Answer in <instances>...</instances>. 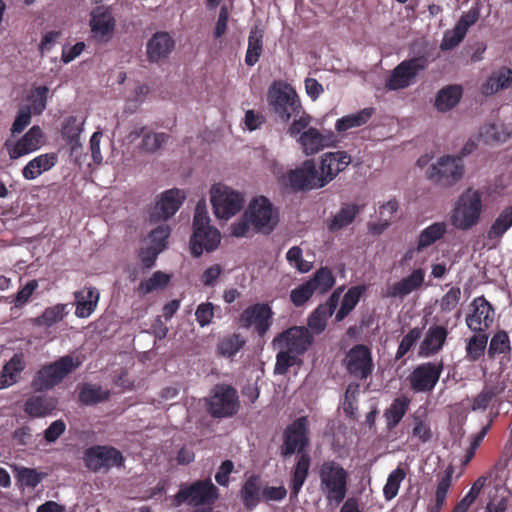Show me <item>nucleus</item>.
I'll return each mask as SVG.
<instances>
[{
    "label": "nucleus",
    "mask_w": 512,
    "mask_h": 512,
    "mask_svg": "<svg viewBox=\"0 0 512 512\" xmlns=\"http://www.w3.org/2000/svg\"><path fill=\"white\" fill-rule=\"evenodd\" d=\"M361 213V207L354 203H344L340 210L326 221L327 229L332 232H338L354 222Z\"/></svg>",
    "instance_id": "29"
},
{
    "label": "nucleus",
    "mask_w": 512,
    "mask_h": 512,
    "mask_svg": "<svg viewBox=\"0 0 512 512\" xmlns=\"http://www.w3.org/2000/svg\"><path fill=\"white\" fill-rule=\"evenodd\" d=\"M481 137L484 138L486 143L494 142H504L509 138V134L505 133L502 129V126L497 124H488L481 128L480 131Z\"/></svg>",
    "instance_id": "60"
},
{
    "label": "nucleus",
    "mask_w": 512,
    "mask_h": 512,
    "mask_svg": "<svg viewBox=\"0 0 512 512\" xmlns=\"http://www.w3.org/2000/svg\"><path fill=\"white\" fill-rule=\"evenodd\" d=\"M85 467L93 473H108L113 468L124 467L123 453L111 445H93L83 454Z\"/></svg>",
    "instance_id": "5"
},
{
    "label": "nucleus",
    "mask_w": 512,
    "mask_h": 512,
    "mask_svg": "<svg viewBox=\"0 0 512 512\" xmlns=\"http://www.w3.org/2000/svg\"><path fill=\"white\" fill-rule=\"evenodd\" d=\"M43 132L38 125L32 126L20 139L15 143L7 140L4 144L11 160H16L27 155L40 147Z\"/></svg>",
    "instance_id": "20"
},
{
    "label": "nucleus",
    "mask_w": 512,
    "mask_h": 512,
    "mask_svg": "<svg viewBox=\"0 0 512 512\" xmlns=\"http://www.w3.org/2000/svg\"><path fill=\"white\" fill-rule=\"evenodd\" d=\"M315 290L309 281H306L290 292V301L295 307H302L305 305L314 295Z\"/></svg>",
    "instance_id": "56"
},
{
    "label": "nucleus",
    "mask_w": 512,
    "mask_h": 512,
    "mask_svg": "<svg viewBox=\"0 0 512 512\" xmlns=\"http://www.w3.org/2000/svg\"><path fill=\"white\" fill-rule=\"evenodd\" d=\"M246 217L258 232L270 233L278 223V216L274 214L273 206L268 198L260 196L253 199L247 210Z\"/></svg>",
    "instance_id": "14"
},
{
    "label": "nucleus",
    "mask_w": 512,
    "mask_h": 512,
    "mask_svg": "<svg viewBox=\"0 0 512 512\" xmlns=\"http://www.w3.org/2000/svg\"><path fill=\"white\" fill-rule=\"evenodd\" d=\"M494 320L495 309L492 304L483 295L474 298L465 318L467 327L474 333H483L493 325Z\"/></svg>",
    "instance_id": "16"
},
{
    "label": "nucleus",
    "mask_w": 512,
    "mask_h": 512,
    "mask_svg": "<svg viewBox=\"0 0 512 512\" xmlns=\"http://www.w3.org/2000/svg\"><path fill=\"white\" fill-rule=\"evenodd\" d=\"M444 371L443 360L418 364L407 377L410 389L415 393H430L434 390Z\"/></svg>",
    "instance_id": "10"
},
{
    "label": "nucleus",
    "mask_w": 512,
    "mask_h": 512,
    "mask_svg": "<svg viewBox=\"0 0 512 512\" xmlns=\"http://www.w3.org/2000/svg\"><path fill=\"white\" fill-rule=\"evenodd\" d=\"M110 392L102 389L100 385L85 383L79 391V401L83 405L91 406L108 400Z\"/></svg>",
    "instance_id": "42"
},
{
    "label": "nucleus",
    "mask_w": 512,
    "mask_h": 512,
    "mask_svg": "<svg viewBox=\"0 0 512 512\" xmlns=\"http://www.w3.org/2000/svg\"><path fill=\"white\" fill-rule=\"evenodd\" d=\"M461 97V86L449 85L437 93L434 105L438 111L446 112L454 108L460 102Z\"/></svg>",
    "instance_id": "40"
},
{
    "label": "nucleus",
    "mask_w": 512,
    "mask_h": 512,
    "mask_svg": "<svg viewBox=\"0 0 512 512\" xmlns=\"http://www.w3.org/2000/svg\"><path fill=\"white\" fill-rule=\"evenodd\" d=\"M219 496L218 488L210 479L197 480L189 485H181L174 497L177 505L202 506L213 504Z\"/></svg>",
    "instance_id": "8"
},
{
    "label": "nucleus",
    "mask_w": 512,
    "mask_h": 512,
    "mask_svg": "<svg viewBox=\"0 0 512 512\" xmlns=\"http://www.w3.org/2000/svg\"><path fill=\"white\" fill-rule=\"evenodd\" d=\"M509 492L502 488L496 489V495L493 496L486 506V512H505L508 508Z\"/></svg>",
    "instance_id": "62"
},
{
    "label": "nucleus",
    "mask_w": 512,
    "mask_h": 512,
    "mask_svg": "<svg viewBox=\"0 0 512 512\" xmlns=\"http://www.w3.org/2000/svg\"><path fill=\"white\" fill-rule=\"evenodd\" d=\"M411 400L407 396L395 398L384 411V418L388 430L395 429L409 410Z\"/></svg>",
    "instance_id": "36"
},
{
    "label": "nucleus",
    "mask_w": 512,
    "mask_h": 512,
    "mask_svg": "<svg viewBox=\"0 0 512 512\" xmlns=\"http://www.w3.org/2000/svg\"><path fill=\"white\" fill-rule=\"evenodd\" d=\"M405 477L406 472L400 466H398L388 475L386 484L383 487V495L385 500L390 501L397 496L400 485Z\"/></svg>",
    "instance_id": "54"
},
{
    "label": "nucleus",
    "mask_w": 512,
    "mask_h": 512,
    "mask_svg": "<svg viewBox=\"0 0 512 512\" xmlns=\"http://www.w3.org/2000/svg\"><path fill=\"white\" fill-rule=\"evenodd\" d=\"M66 308L67 305L61 303L46 308L37 318V324L48 328L52 327L54 324L62 321L67 315Z\"/></svg>",
    "instance_id": "52"
},
{
    "label": "nucleus",
    "mask_w": 512,
    "mask_h": 512,
    "mask_svg": "<svg viewBox=\"0 0 512 512\" xmlns=\"http://www.w3.org/2000/svg\"><path fill=\"white\" fill-rule=\"evenodd\" d=\"M58 401L47 395L32 396L24 404V411L31 417H43L56 409Z\"/></svg>",
    "instance_id": "33"
},
{
    "label": "nucleus",
    "mask_w": 512,
    "mask_h": 512,
    "mask_svg": "<svg viewBox=\"0 0 512 512\" xmlns=\"http://www.w3.org/2000/svg\"><path fill=\"white\" fill-rule=\"evenodd\" d=\"M422 334L423 328H411L400 341L395 354V360L398 361L403 359L415 347L416 343L420 340Z\"/></svg>",
    "instance_id": "53"
},
{
    "label": "nucleus",
    "mask_w": 512,
    "mask_h": 512,
    "mask_svg": "<svg viewBox=\"0 0 512 512\" xmlns=\"http://www.w3.org/2000/svg\"><path fill=\"white\" fill-rule=\"evenodd\" d=\"M80 361L65 355L46 364L35 374L31 386L34 391H46L60 384L70 373L80 366Z\"/></svg>",
    "instance_id": "3"
},
{
    "label": "nucleus",
    "mask_w": 512,
    "mask_h": 512,
    "mask_svg": "<svg viewBox=\"0 0 512 512\" xmlns=\"http://www.w3.org/2000/svg\"><path fill=\"white\" fill-rule=\"evenodd\" d=\"M481 213V193L468 188L461 194L453 209L451 223L459 230H469L478 224Z\"/></svg>",
    "instance_id": "4"
},
{
    "label": "nucleus",
    "mask_w": 512,
    "mask_h": 512,
    "mask_svg": "<svg viewBox=\"0 0 512 512\" xmlns=\"http://www.w3.org/2000/svg\"><path fill=\"white\" fill-rule=\"evenodd\" d=\"M340 299V293L334 291L327 301L320 304L308 317L307 325L315 334L322 333L327 326V320L336 310Z\"/></svg>",
    "instance_id": "25"
},
{
    "label": "nucleus",
    "mask_w": 512,
    "mask_h": 512,
    "mask_svg": "<svg viewBox=\"0 0 512 512\" xmlns=\"http://www.w3.org/2000/svg\"><path fill=\"white\" fill-rule=\"evenodd\" d=\"M424 281L425 270L422 268L415 269L410 275L402 278L400 281L389 287L386 292V296L392 298H403L419 289L424 284Z\"/></svg>",
    "instance_id": "28"
},
{
    "label": "nucleus",
    "mask_w": 512,
    "mask_h": 512,
    "mask_svg": "<svg viewBox=\"0 0 512 512\" xmlns=\"http://www.w3.org/2000/svg\"><path fill=\"white\" fill-rule=\"evenodd\" d=\"M311 465V458L309 454H302L297 457V462L293 468L291 481H290V498L296 499L304 485Z\"/></svg>",
    "instance_id": "32"
},
{
    "label": "nucleus",
    "mask_w": 512,
    "mask_h": 512,
    "mask_svg": "<svg viewBox=\"0 0 512 512\" xmlns=\"http://www.w3.org/2000/svg\"><path fill=\"white\" fill-rule=\"evenodd\" d=\"M512 84V70L506 67L493 72L492 75L482 84L481 93L490 96L500 90L507 89Z\"/></svg>",
    "instance_id": "35"
},
{
    "label": "nucleus",
    "mask_w": 512,
    "mask_h": 512,
    "mask_svg": "<svg viewBox=\"0 0 512 512\" xmlns=\"http://www.w3.org/2000/svg\"><path fill=\"white\" fill-rule=\"evenodd\" d=\"M238 395L230 385L218 384L207 400V411L214 418L231 417L238 411Z\"/></svg>",
    "instance_id": "11"
},
{
    "label": "nucleus",
    "mask_w": 512,
    "mask_h": 512,
    "mask_svg": "<svg viewBox=\"0 0 512 512\" xmlns=\"http://www.w3.org/2000/svg\"><path fill=\"white\" fill-rule=\"evenodd\" d=\"M175 42L167 32H156L147 42V59L152 63H159L166 60L172 50Z\"/></svg>",
    "instance_id": "26"
},
{
    "label": "nucleus",
    "mask_w": 512,
    "mask_h": 512,
    "mask_svg": "<svg viewBox=\"0 0 512 512\" xmlns=\"http://www.w3.org/2000/svg\"><path fill=\"white\" fill-rule=\"evenodd\" d=\"M309 421L306 416H301L287 425L282 435V445L280 446V454L283 458L297 454H308L307 448L310 443L309 438Z\"/></svg>",
    "instance_id": "6"
},
{
    "label": "nucleus",
    "mask_w": 512,
    "mask_h": 512,
    "mask_svg": "<svg viewBox=\"0 0 512 512\" xmlns=\"http://www.w3.org/2000/svg\"><path fill=\"white\" fill-rule=\"evenodd\" d=\"M314 337L308 328L293 326L281 332L273 341L279 348H285L290 352L302 356L313 344Z\"/></svg>",
    "instance_id": "18"
},
{
    "label": "nucleus",
    "mask_w": 512,
    "mask_h": 512,
    "mask_svg": "<svg viewBox=\"0 0 512 512\" xmlns=\"http://www.w3.org/2000/svg\"><path fill=\"white\" fill-rule=\"evenodd\" d=\"M246 345V339L240 333H231L220 337L216 345L219 357L233 359Z\"/></svg>",
    "instance_id": "34"
},
{
    "label": "nucleus",
    "mask_w": 512,
    "mask_h": 512,
    "mask_svg": "<svg viewBox=\"0 0 512 512\" xmlns=\"http://www.w3.org/2000/svg\"><path fill=\"white\" fill-rule=\"evenodd\" d=\"M447 232L445 222H434L421 231L418 237L416 251L421 252L442 239Z\"/></svg>",
    "instance_id": "41"
},
{
    "label": "nucleus",
    "mask_w": 512,
    "mask_h": 512,
    "mask_svg": "<svg viewBox=\"0 0 512 512\" xmlns=\"http://www.w3.org/2000/svg\"><path fill=\"white\" fill-rule=\"evenodd\" d=\"M210 194L214 214L219 219L228 220L243 208V196L226 185L214 184Z\"/></svg>",
    "instance_id": "9"
},
{
    "label": "nucleus",
    "mask_w": 512,
    "mask_h": 512,
    "mask_svg": "<svg viewBox=\"0 0 512 512\" xmlns=\"http://www.w3.org/2000/svg\"><path fill=\"white\" fill-rule=\"evenodd\" d=\"M273 315L269 304L256 303L243 310L239 323L246 329L253 327L259 337H264L273 324Z\"/></svg>",
    "instance_id": "15"
},
{
    "label": "nucleus",
    "mask_w": 512,
    "mask_h": 512,
    "mask_svg": "<svg viewBox=\"0 0 512 512\" xmlns=\"http://www.w3.org/2000/svg\"><path fill=\"white\" fill-rule=\"evenodd\" d=\"M48 92L49 89L46 86L36 87L32 91L28 98V100L31 102L29 107L31 108L32 113L41 114L45 110Z\"/></svg>",
    "instance_id": "58"
},
{
    "label": "nucleus",
    "mask_w": 512,
    "mask_h": 512,
    "mask_svg": "<svg viewBox=\"0 0 512 512\" xmlns=\"http://www.w3.org/2000/svg\"><path fill=\"white\" fill-rule=\"evenodd\" d=\"M286 260L301 273H307L313 267L311 262L303 259V252L299 246H293L288 250Z\"/></svg>",
    "instance_id": "57"
},
{
    "label": "nucleus",
    "mask_w": 512,
    "mask_h": 512,
    "mask_svg": "<svg viewBox=\"0 0 512 512\" xmlns=\"http://www.w3.org/2000/svg\"><path fill=\"white\" fill-rule=\"evenodd\" d=\"M44 477V473H39L34 468L22 467L17 472L18 481L21 485L29 488H35Z\"/></svg>",
    "instance_id": "59"
},
{
    "label": "nucleus",
    "mask_w": 512,
    "mask_h": 512,
    "mask_svg": "<svg viewBox=\"0 0 512 512\" xmlns=\"http://www.w3.org/2000/svg\"><path fill=\"white\" fill-rule=\"evenodd\" d=\"M488 344V335L483 333H475L471 336L466 344V358L471 362L478 361L485 353Z\"/></svg>",
    "instance_id": "48"
},
{
    "label": "nucleus",
    "mask_w": 512,
    "mask_h": 512,
    "mask_svg": "<svg viewBox=\"0 0 512 512\" xmlns=\"http://www.w3.org/2000/svg\"><path fill=\"white\" fill-rule=\"evenodd\" d=\"M512 227V205L505 207L490 226L487 237L500 239Z\"/></svg>",
    "instance_id": "45"
},
{
    "label": "nucleus",
    "mask_w": 512,
    "mask_h": 512,
    "mask_svg": "<svg viewBox=\"0 0 512 512\" xmlns=\"http://www.w3.org/2000/svg\"><path fill=\"white\" fill-rule=\"evenodd\" d=\"M308 281L319 294L327 293L335 284L333 273L328 267L318 269Z\"/></svg>",
    "instance_id": "50"
},
{
    "label": "nucleus",
    "mask_w": 512,
    "mask_h": 512,
    "mask_svg": "<svg viewBox=\"0 0 512 512\" xmlns=\"http://www.w3.org/2000/svg\"><path fill=\"white\" fill-rule=\"evenodd\" d=\"M81 132L82 127L76 116H69L64 120L61 130L62 138L72 149L79 145Z\"/></svg>",
    "instance_id": "51"
},
{
    "label": "nucleus",
    "mask_w": 512,
    "mask_h": 512,
    "mask_svg": "<svg viewBox=\"0 0 512 512\" xmlns=\"http://www.w3.org/2000/svg\"><path fill=\"white\" fill-rule=\"evenodd\" d=\"M169 138L165 133H147L143 135L141 149L153 153L157 151Z\"/></svg>",
    "instance_id": "61"
},
{
    "label": "nucleus",
    "mask_w": 512,
    "mask_h": 512,
    "mask_svg": "<svg viewBox=\"0 0 512 512\" xmlns=\"http://www.w3.org/2000/svg\"><path fill=\"white\" fill-rule=\"evenodd\" d=\"M264 30L255 25L251 28L248 37V47L245 55L247 66H254L260 59L263 52Z\"/></svg>",
    "instance_id": "38"
},
{
    "label": "nucleus",
    "mask_w": 512,
    "mask_h": 512,
    "mask_svg": "<svg viewBox=\"0 0 512 512\" xmlns=\"http://www.w3.org/2000/svg\"><path fill=\"white\" fill-rule=\"evenodd\" d=\"M351 155L346 151L326 152L320 157L318 167L321 183L324 187L333 181L351 163Z\"/></svg>",
    "instance_id": "19"
},
{
    "label": "nucleus",
    "mask_w": 512,
    "mask_h": 512,
    "mask_svg": "<svg viewBox=\"0 0 512 512\" xmlns=\"http://www.w3.org/2000/svg\"><path fill=\"white\" fill-rule=\"evenodd\" d=\"M320 489L327 500L341 503L347 494L348 473L336 461H324L319 469Z\"/></svg>",
    "instance_id": "2"
},
{
    "label": "nucleus",
    "mask_w": 512,
    "mask_h": 512,
    "mask_svg": "<svg viewBox=\"0 0 512 512\" xmlns=\"http://www.w3.org/2000/svg\"><path fill=\"white\" fill-rule=\"evenodd\" d=\"M428 66V60L424 56L413 57L399 63L392 71L387 80L386 87L389 90H399L407 88L416 78L420 71Z\"/></svg>",
    "instance_id": "12"
},
{
    "label": "nucleus",
    "mask_w": 512,
    "mask_h": 512,
    "mask_svg": "<svg viewBox=\"0 0 512 512\" xmlns=\"http://www.w3.org/2000/svg\"><path fill=\"white\" fill-rule=\"evenodd\" d=\"M375 113V108L367 107L354 114H349L337 119L335 129L338 133H344L352 128H358L368 123Z\"/></svg>",
    "instance_id": "37"
},
{
    "label": "nucleus",
    "mask_w": 512,
    "mask_h": 512,
    "mask_svg": "<svg viewBox=\"0 0 512 512\" xmlns=\"http://www.w3.org/2000/svg\"><path fill=\"white\" fill-rule=\"evenodd\" d=\"M343 363L348 374L358 380L367 379L374 369L371 350L364 344L354 345L346 353Z\"/></svg>",
    "instance_id": "13"
},
{
    "label": "nucleus",
    "mask_w": 512,
    "mask_h": 512,
    "mask_svg": "<svg viewBox=\"0 0 512 512\" xmlns=\"http://www.w3.org/2000/svg\"><path fill=\"white\" fill-rule=\"evenodd\" d=\"M453 467L449 466L441 479L439 480L436 491H435V499L432 504L428 506L429 512H440L443 505L445 504L447 493L452 484V476H453Z\"/></svg>",
    "instance_id": "43"
},
{
    "label": "nucleus",
    "mask_w": 512,
    "mask_h": 512,
    "mask_svg": "<svg viewBox=\"0 0 512 512\" xmlns=\"http://www.w3.org/2000/svg\"><path fill=\"white\" fill-rule=\"evenodd\" d=\"M298 357L299 355L294 354L285 348H280V351L276 355L274 373L277 375L286 374L289 368L298 363Z\"/></svg>",
    "instance_id": "55"
},
{
    "label": "nucleus",
    "mask_w": 512,
    "mask_h": 512,
    "mask_svg": "<svg viewBox=\"0 0 512 512\" xmlns=\"http://www.w3.org/2000/svg\"><path fill=\"white\" fill-rule=\"evenodd\" d=\"M504 391L500 384L485 385L482 391L473 399L471 409L473 411L486 410L490 403Z\"/></svg>",
    "instance_id": "49"
},
{
    "label": "nucleus",
    "mask_w": 512,
    "mask_h": 512,
    "mask_svg": "<svg viewBox=\"0 0 512 512\" xmlns=\"http://www.w3.org/2000/svg\"><path fill=\"white\" fill-rule=\"evenodd\" d=\"M221 235L217 228L208 227L201 231H193L190 238V250L193 257H200L204 251L212 252L220 244Z\"/></svg>",
    "instance_id": "24"
},
{
    "label": "nucleus",
    "mask_w": 512,
    "mask_h": 512,
    "mask_svg": "<svg viewBox=\"0 0 512 512\" xmlns=\"http://www.w3.org/2000/svg\"><path fill=\"white\" fill-rule=\"evenodd\" d=\"M467 33L462 31L459 27L454 26L453 29L447 30L441 42L442 50H451L456 47L466 36Z\"/></svg>",
    "instance_id": "64"
},
{
    "label": "nucleus",
    "mask_w": 512,
    "mask_h": 512,
    "mask_svg": "<svg viewBox=\"0 0 512 512\" xmlns=\"http://www.w3.org/2000/svg\"><path fill=\"white\" fill-rule=\"evenodd\" d=\"M268 104L273 113L284 123L302 112V105L294 88L281 81L274 82L267 93Z\"/></svg>",
    "instance_id": "1"
},
{
    "label": "nucleus",
    "mask_w": 512,
    "mask_h": 512,
    "mask_svg": "<svg viewBox=\"0 0 512 512\" xmlns=\"http://www.w3.org/2000/svg\"><path fill=\"white\" fill-rule=\"evenodd\" d=\"M78 318H88L96 309L99 301V292L93 288H85L74 293Z\"/></svg>",
    "instance_id": "30"
},
{
    "label": "nucleus",
    "mask_w": 512,
    "mask_h": 512,
    "mask_svg": "<svg viewBox=\"0 0 512 512\" xmlns=\"http://www.w3.org/2000/svg\"><path fill=\"white\" fill-rule=\"evenodd\" d=\"M91 31L95 37L108 41L115 30L116 20L110 7L98 6L91 12Z\"/></svg>",
    "instance_id": "23"
},
{
    "label": "nucleus",
    "mask_w": 512,
    "mask_h": 512,
    "mask_svg": "<svg viewBox=\"0 0 512 512\" xmlns=\"http://www.w3.org/2000/svg\"><path fill=\"white\" fill-rule=\"evenodd\" d=\"M241 500L248 509L256 507L261 500L260 476L253 474L242 485Z\"/></svg>",
    "instance_id": "39"
},
{
    "label": "nucleus",
    "mask_w": 512,
    "mask_h": 512,
    "mask_svg": "<svg viewBox=\"0 0 512 512\" xmlns=\"http://www.w3.org/2000/svg\"><path fill=\"white\" fill-rule=\"evenodd\" d=\"M464 172L461 157L444 155L427 169L426 176L438 186L451 187L462 179Z\"/></svg>",
    "instance_id": "7"
},
{
    "label": "nucleus",
    "mask_w": 512,
    "mask_h": 512,
    "mask_svg": "<svg viewBox=\"0 0 512 512\" xmlns=\"http://www.w3.org/2000/svg\"><path fill=\"white\" fill-rule=\"evenodd\" d=\"M287 179L293 191H310L324 187L320 185L321 178L314 160H305L300 167L290 170Z\"/></svg>",
    "instance_id": "17"
},
{
    "label": "nucleus",
    "mask_w": 512,
    "mask_h": 512,
    "mask_svg": "<svg viewBox=\"0 0 512 512\" xmlns=\"http://www.w3.org/2000/svg\"><path fill=\"white\" fill-rule=\"evenodd\" d=\"M55 153L41 154L30 160L22 169V175L26 180H34L42 173L49 171L57 163Z\"/></svg>",
    "instance_id": "31"
},
{
    "label": "nucleus",
    "mask_w": 512,
    "mask_h": 512,
    "mask_svg": "<svg viewBox=\"0 0 512 512\" xmlns=\"http://www.w3.org/2000/svg\"><path fill=\"white\" fill-rule=\"evenodd\" d=\"M184 199L185 195L177 188L163 192L151 213L152 220L161 221L169 219L179 210Z\"/></svg>",
    "instance_id": "22"
},
{
    "label": "nucleus",
    "mask_w": 512,
    "mask_h": 512,
    "mask_svg": "<svg viewBox=\"0 0 512 512\" xmlns=\"http://www.w3.org/2000/svg\"><path fill=\"white\" fill-rule=\"evenodd\" d=\"M366 288L363 285L353 286L343 296L341 306L336 313L335 320L342 321L358 304Z\"/></svg>",
    "instance_id": "44"
},
{
    "label": "nucleus",
    "mask_w": 512,
    "mask_h": 512,
    "mask_svg": "<svg viewBox=\"0 0 512 512\" xmlns=\"http://www.w3.org/2000/svg\"><path fill=\"white\" fill-rule=\"evenodd\" d=\"M171 276L162 271L154 272L151 277L140 282L136 288V292L140 296H145L156 290L164 289L170 282Z\"/></svg>",
    "instance_id": "47"
},
{
    "label": "nucleus",
    "mask_w": 512,
    "mask_h": 512,
    "mask_svg": "<svg viewBox=\"0 0 512 512\" xmlns=\"http://www.w3.org/2000/svg\"><path fill=\"white\" fill-rule=\"evenodd\" d=\"M297 141L306 155H313L332 145L335 137L331 132L323 134L318 129L310 127L297 138Z\"/></svg>",
    "instance_id": "27"
},
{
    "label": "nucleus",
    "mask_w": 512,
    "mask_h": 512,
    "mask_svg": "<svg viewBox=\"0 0 512 512\" xmlns=\"http://www.w3.org/2000/svg\"><path fill=\"white\" fill-rule=\"evenodd\" d=\"M511 350V341L508 333L505 330H499L492 336L489 342L487 355L490 360H494L501 354H510Z\"/></svg>",
    "instance_id": "46"
},
{
    "label": "nucleus",
    "mask_w": 512,
    "mask_h": 512,
    "mask_svg": "<svg viewBox=\"0 0 512 512\" xmlns=\"http://www.w3.org/2000/svg\"><path fill=\"white\" fill-rule=\"evenodd\" d=\"M461 299L459 287H451L440 299L439 306L442 312L448 313L455 309Z\"/></svg>",
    "instance_id": "63"
},
{
    "label": "nucleus",
    "mask_w": 512,
    "mask_h": 512,
    "mask_svg": "<svg viewBox=\"0 0 512 512\" xmlns=\"http://www.w3.org/2000/svg\"><path fill=\"white\" fill-rule=\"evenodd\" d=\"M448 333L447 327L443 325H431L420 342L418 357L429 358L438 354L447 342Z\"/></svg>",
    "instance_id": "21"
}]
</instances>
